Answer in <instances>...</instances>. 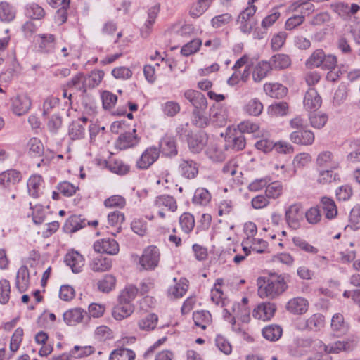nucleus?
<instances>
[{"mask_svg": "<svg viewBox=\"0 0 360 360\" xmlns=\"http://www.w3.org/2000/svg\"><path fill=\"white\" fill-rule=\"evenodd\" d=\"M258 285L257 294L261 298L274 299L283 292L287 288L281 275H272L267 279H259Z\"/></svg>", "mask_w": 360, "mask_h": 360, "instance_id": "1", "label": "nucleus"}, {"mask_svg": "<svg viewBox=\"0 0 360 360\" xmlns=\"http://www.w3.org/2000/svg\"><path fill=\"white\" fill-rule=\"evenodd\" d=\"M257 11L255 5H250L244 9L238 15L237 22L240 30L244 34H250L257 25L254 18Z\"/></svg>", "mask_w": 360, "mask_h": 360, "instance_id": "2", "label": "nucleus"}, {"mask_svg": "<svg viewBox=\"0 0 360 360\" xmlns=\"http://www.w3.org/2000/svg\"><path fill=\"white\" fill-rule=\"evenodd\" d=\"M159 261V249L156 246L150 245L144 249L139 258V264L144 270H154L158 266Z\"/></svg>", "mask_w": 360, "mask_h": 360, "instance_id": "3", "label": "nucleus"}, {"mask_svg": "<svg viewBox=\"0 0 360 360\" xmlns=\"http://www.w3.org/2000/svg\"><path fill=\"white\" fill-rule=\"evenodd\" d=\"M160 157V149L154 146L148 147L136 162L139 169H148Z\"/></svg>", "mask_w": 360, "mask_h": 360, "instance_id": "4", "label": "nucleus"}, {"mask_svg": "<svg viewBox=\"0 0 360 360\" xmlns=\"http://www.w3.org/2000/svg\"><path fill=\"white\" fill-rule=\"evenodd\" d=\"M11 109L12 112L18 115L22 116L30 110L32 101L27 94H18L11 99Z\"/></svg>", "mask_w": 360, "mask_h": 360, "instance_id": "5", "label": "nucleus"}, {"mask_svg": "<svg viewBox=\"0 0 360 360\" xmlns=\"http://www.w3.org/2000/svg\"><path fill=\"white\" fill-rule=\"evenodd\" d=\"M187 143L189 150L193 153H199L206 146L208 140L207 134L203 131L188 133Z\"/></svg>", "mask_w": 360, "mask_h": 360, "instance_id": "6", "label": "nucleus"}, {"mask_svg": "<svg viewBox=\"0 0 360 360\" xmlns=\"http://www.w3.org/2000/svg\"><path fill=\"white\" fill-rule=\"evenodd\" d=\"M285 217L290 228L292 229L300 228V221L303 218L302 205L300 203H295L289 206L285 210Z\"/></svg>", "mask_w": 360, "mask_h": 360, "instance_id": "7", "label": "nucleus"}, {"mask_svg": "<svg viewBox=\"0 0 360 360\" xmlns=\"http://www.w3.org/2000/svg\"><path fill=\"white\" fill-rule=\"evenodd\" d=\"M309 307L308 300L302 297H295L288 301L285 309L293 315H302L305 314Z\"/></svg>", "mask_w": 360, "mask_h": 360, "instance_id": "8", "label": "nucleus"}, {"mask_svg": "<svg viewBox=\"0 0 360 360\" xmlns=\"http://www.w3.org/2000/svg\"><path fill=\"white\" fill-rule=\"evenodd\" d=\"M136 129L131 132L122 133L115 142V147L119 150H127L134 148L139 143L140 138L136 134Z\"/></svg>", "mask_w": 360, "mask_h": 360, "instance_id": "9", "label": "nucleus"}, {"mask_svg": "<svg viewBox=\"0 0 360 360\" xmlns=\"http://www.w3.org/2000/svg\"><path fill=\"white\" fill-rule=\"evenodd\" d=\"M94 250L98 253L115 255L119 252V245L113 238H103L94 244Z\"/></svg>", "mask_w": 360, "mask_h": 360, "instance_id": "10", "label": "nucleus"}, {"mask_svg": "<svg viewBox=\"0 0 360 360\" xmlns=\"http://www.w3.org/2000/svg\"><path fill=\"white\" fill-rule=\"evenodd\" d=\"M184 95L185 98L193 107V110H207V101L205 96L201 92L193 89H188L184 92Z\"/></svg>", "mask_w": 360, "mask_h": 360, "instance_id": "11", "label": "nucleus"}, {"mask_svg": "<svg viewBox=\"0 0 360 360\" xmlns=\"http://www.w3.org/2000/svg\"><path fill=\"white\" fill-rule=\"evenodd\" d=\"M276 306L273 302H262L253 310L252 316L259 320H270L275 314Z\"/></svg>", "mask_w": 360, "mask_h": 360, "instance_id": "12", "label": "nucleus"}, {"mask_svg": "<svg viewBox=\"0 0 360 360\" xmlns=\"http://www.w3.org/2000/svg\"><path fill=\"white\" fill-rule=\"evenodd\" d=\"M290 139L295 144L311 146L314 141L315 136L311 130L304 129L292 131L290 134Z\"/></svg>", "mask_w": 360, "mask_h": 360, "instance_id": "13", "label": "nucleus"}, {"mask_svg": "<svg viewBox=\"0 0 360 360\" xmlns=\"http://www.w3.org/2000/svg\"><path fill=\"white\" fill-rule=\"evenodd\" d=\"M134 311L133 303H125L117 300V304L112 309V317L117 321H121L129 317Z\"/></svg>", "mask_w": 360, "mask_h": 360, "instance_id": "14", "label": "nucleus"}, {"mask_svg": "<svg viewBox=\"0 0 360 360\" xmlns=\"http://www.w3.org/2000/svg\"><path fill=\"white\" fill-rule=\"evenodd\" d=\"M22 179V174L16 169H8L0 174V186L10 188Z\"/></svg>", "mask_w": 360, "mask_h": 360, "instance_id": "15", "label": "nucleus"}, {"mask_svg": "<svg viewBox=\"0 0 360 360\" xmlns=\"http://www.w3.org/2000/svg\"><path fill=\"white\" fill-rule=\"evenodd\" d=\"M65 262L71 268L73 273H79L84 266V258L78 252L72 251L66 254Z\"/></svg>", "mask_w": 360, "mask_h": 360, "instance_id": "16", "label": "nucleus"}, {"mask_svg": "<svg viewBox=\"0 0 360 360\" xmlns=\"http://www.w3.org/2000/svg\"><path fill=\"white\" fill-rule=\"evenodd\" d=\"M94 352L95 349L91 346L75 345L68 353L63 354L60 358L61 360L83 358L94 354Z\"/></svg>", "mask_w": 360, "mask_h": 360, "instance_id": "17", "label": "nucleus"}, {"mask_svg": "<svg viewBox=\"0 0 360 360\" xmlns=\"http://www.w3.org/2000/svg\"><path fill=\"white\" fill-rule=\"evenodd\" d=\"M330 327L333 332L335 333L336 335L340 336L347 333L349 325L345 320L342 314L335 313L331 318Z\"/></svg>", "mask_w": 360, "mask_h": 360, "instance_id": "18", "label": "nucleus"}, {"mask_svg": "<svg viewBox=\"0 0 360 360\" xmlns=\"http://www.w3.org/2000/svg\"><path fill=\"white\" fill-rule=\"evenodd\" d=\"M154 205L158 209L165 208L172 212H176L178 208L176 200L168 194L158 195L154 200Z\"/></svg>", "mask_w": 360, "mask_h": 360, "instance_id": "19", "label": "nucleus"}, {"mask_svg": "<svg viewBox=\"0 0 360 360\" xmlns=\"http://www.w3.org/2000/svg\"><path fill=\"white\" fill-rule=\"evenodd\" d=\"M160 153L167 157H174L177 155L178 150L176 141L174 137L170 136H165L159 143Z\"/></svg>", "mask_w": 360, "mask_h": 360, "instance_id": "20", "label": "nucleus"}, {"mask_svg": "<svg viewBox=\"0 0 360 360\" xmlns=\"http://www.w3.org/2000/svg\"><path fill=\"white\" fill-rule=\"evenodd\" d=\"M210 121L217 127H224L228 120V111L225 107L214 106L210 109Z\"/></svg>", "mask_w": 360, "mask_h": 360, "instance_id": "21", "label": "nucleus"}, {"mask_svg": "<svg viewBox=\"0 0 360 360\" xmlns=\"http://www.w3.org/2000/svg\"><path fill=\"white\" fill-rule=\"evenodd\" d=\"M304 106L307 110H316L322 103V99L316 90L310 88L305 94Z\"/></svg>", "mask_w": 360, "mask_h": 360, "instance_id": "22", "label": "nucleus"}, {"mask_svg": "<svg viewBox=\"0 0 360 360\" xmlns=\"http://www.w3.org/2000/svg\"><path fill=\"white\" fill-rule=\"evenodd\" d=\"M179 171L184 178L192 179L197 176L198 167L197 163L192 160H181L179 165Z\"/></svg>", "mask_w": 360, "mask_h": 360, "instance_id": "23", "label": "nucleus"}, {"mask_svg": "<svg viewBox=\"0 0 360 360\" xmlns=\"http://www.w3.org/2000/svg\"><path fill=\"white\" fill-rule=\"evenodd\" d=\"M27 186L29 195L37 198L42 194L44 180L40 175H32L29 178Z\"/></svg>", "mask_w": 360, "mask_h": 360, "instance_id": "24", "label": "nucleus"}, {"mask_svg": "<svg viewBox=\"0 0 360 360\" xmlns=\"http://www.w3.org/2000/svg\"><path fill=\"white\" fill-rule=\"evenodd\" d=\"M316 164L320 167H328L329 169H338L339 162L335 160L332 152L324 150L321 152L316 158Z\"/></svg>", "mask_w": 360, "mask_h": 360, "instance_id": "25", "label": "nucleus"}, {"mask_svg": "<svg viewBox=\"0 0 360 360\" xmlns=\"http://www.w3.org/2000/svg\"><path fill=\"white\" fill-rule=\"evenodd\" d=\"M30 284V272L26 266H22L18 271L15 278V286L19 292H25Z\"/></svg>", "mask_w": 360, "mask_h": 360, "instance_id": "26", "label": "nucleus"}, {"mask_svg": "<svg viewBox=\"0 0 360 360\" xmlns=\"http://www.w3.org/2000/svg\"><path fill=\"white\" fill-rule=\"evenodd\" d=\"M158 322V315L154 313H150L138 320L137 326L141 331L150 332L156 328Z\"/></svg>", "mask_w": 360, "mask_h": 360, "instance_id": "27", "label": "nucleus"}, {"mask_svg": "<svg viewBox=\"0 0 360 360\" xmlns=\"http://www.w3.org/2000/svg\"><path fill=\"white\" fill-rule=\"evenodd\" d=\"M264 91L269 96L277 99L283 98L288 94V89L280 83H266Z\"/></svg>", "mask_w": 360, "mask_h": 360, "instance_id": "28", "label": "nucleus"}, {"mask_svg": "<svg viewBox=\"0 0 360 360\" xmlns=\"http://www.w3.org/2000/svg\"><path fill=\"white\" fill-rule=\"evenodd\" d=\"M214 0H196L189 8V15L193 18L202 15L210 7Z\"/></svg>", "mask_w": 360, "mask_h": 360, "instance_id": "29", "label": "nucleus"}, {"mask_svg": "<svg viewBox=\"0 0 360 360\" xmlns=\"http://www.w3.org/2000/svg\"><path fill=\"white\" fill-rule=\"evenodd\" d=\"M86 226V220L81 215H72L64 225V229L68 233H75Z\"/></svg>", "mask_w": 360, "mask_h": 360, "instance_id": "30", "label": "nucleus"}, {"mask_svg": "<svg viewBox=\"0 0 360 360\" xmlns=\"http://www.w3.org/2000/svg\"><path fill=\"white\" fill-rule=\"evenodd\" d=\"M86 312L81 308H74L63 314V320L68 325H75L82 322Z\"/></svg>", "mask_w": 360, "mask_h": 360, "instance_id": "31", "label": "nucleus"}, {"mask_svg": "<svg viewBox=\"0 0 360 360\" xmlns=\"http://www.w3.org/2000/svg\"><path fill=\"white\" fill-rule=\"evenodd\" d=\"M320 207L325 212V217L328 219H334L338 214V209L333 199L324 196L321 198Z\"/></svg>", "mask_w": 360, "mask_h": 360, "instance_id": "32", "label": "nucleus"}, {"mask_svg": "<svg viewBox=\"0 0 360 360\" xmlns=\"http://www.w3.org/2000/svg\"><path fill=\"white\" fill-rule=\"evenodd\" d=\"M112 259L103 256H98L94 258L90 264L91 269L95 272L109 271L112 268Z\"/></svg>", "mask_w": 360, "mask_h": 360, "instance_id": "33", "label": "nucleus"}, {"mask_svg": "<svg viewBox=\"0 0 360 360\" xmlns=\"http://www.w3.org/2000/svg\"><path fill=\"white\" fill-rule=\"evenodd\" d=\"M207 110H193L191 113V123L198 128H205L210 124V119L206 113Z\"/></svg>", "mask_w": 360, "mask_h": 360, "instance_id": "34", "label": "nucleus"}, {"mask_svg": "<svg viewBox=\"0 0 360 360\" xmlns=\"http://www.w3.org/2000/svg\"><path fill=\"white\" fill-rule=\"evenodd\" d=\"M272 69L270 62L263 60L258 63L252 72L253 80L255 82H261Z\"/></svg>", "mask_w": 360, "mask_h": 360, "instance_id": "35", "label": "nucleus"}, {"mask_svg": "<svg viewBox=\"0 0 360 360\" xmlns=\"http://www.w3.org/2000/svg\"><path fill=\"white\" fill-rule=\"evenodd\" d=\"M205 154L213 162H221L226 158L224 150L217 143L210 144L207 148Z\"/></svg>", "mask_w": 360, "mask_h": 360, "instance_id": "36", "label": "nucleus"}, {"mask_svg": "<svg viewBox=\"0 0 360 360\" xmlns=\"http://www.w3.org/2000/svg\"><path fill=\"white\" fill-rule=\"evenodd\" d=\"M335 169H321L319 172L316 182L319 184L326 185L338 180L339 174L334 172Z\"/></svg>", "mask_w": 360, "mask_h": 360, "instance_id": "37", "label": "nucleus"}, {"mask_svg": "<svg viewBox=\"0 0 360 360\" xmlns=\"http://www.w3.org/2000/svg\"><path fill=\"white\" fill-rule=\"evenodd\" d=\"M305 326L310 330L319 331L325 326V316L320 313L312 314L306 320Z\"/></svg>", "mask_w": 360, "mask_h": 360, "instance_id": "38", "label": "nucleus"}, {"mask_svg": "<svg viewBox=\"0 0 360 360\" xmlns=\"http://www.w3.org/2000/svg\"><path fill=\"white\" fill-rule=\"evenodd\" d=\"M116 278L112 274H105L97 283L98 289L103 292L108 293L116 287Z\"/></svg>", "mask_w": 360, "mask_h": 360, "instance_id": "39", "label": "nucleus"}, {"mask_svg": "<svg viewBox=\"0 0 360 360\" xmlns=\"http://www.w3.org/2000/svg\"><path fill=\"white\" fill-rule=\"evenodd\" d=\"M270 64L273 69L282 70L288 68L291 64L290 57L283 53L274 55L270 59Z\"/></svg>", "mask_w": 360, "mask_h": 360, "instance_id": "40", "label": "nucleus"}, {"mask_svg": "<svg viewBox=\"0 0 360 360\" xmlns=\"http://www.w3.org/2000/svg\"><path fill=\"white\" fill-rule=\"evenodd\" d=\"M107 167L112 172L119 174L124 175L129 172L130 167L124 161L120 159H113L108 162Z\"/></svg>", "mask_w": 360, "mask_h": 360, "instance_id": "41", "label": "nucleus"}, {"mask_svg": "<svg viewBox=\"0 0 360 360\" xmlns=\"http://www.w3.org/2000/svg\"><path fill=\"white\" fill-rule=\"evenodd\" d=\"M283 329L278 325L271 324L262 329L263 337L269 341H276L282 335Z\"/></svg>", "mask_w": 360, "mask_h": 360, "instance_id": "42", "label": "nucleus"}, {"mask_svg": "<svg viewBox=\"0 0 360 360\" xmlns=\"http://www.w3.org/2000/svg\"><path fill=\"white\" fill-rule=\"evenodd\" d=\"M188 281L186 278H181L179 283L169 289L168 293L169 296H172L173 298L182 297L188 290Z\"/></svg>", "mask_w": 360, "mask_h": 360, "instance_id": "43", "label": "nucleus"}, {"mask_svg": "<svg viewBox=\"0 0 360 360\" xmlns=\"http://www.w3.org/2000/svg\"><path fill=\"white\" fill-rule=\"evenodd\" d=\"M139 289L133 285H127L121 292L117 297V300H120L125 303H132V301L135 299Z\"/></svg>", "mask_w": 360, "mask_h": 360, "instance_id": "44", "label": "nucleus"}, {"mask_svg": "<svg viewBox=\"0 0 360 360\" xmlns=\"http://www.w3.org/2000/svg\"><path fill=\"white\" fill-rule=\"evenodd\" d=\"M263 110V105L257 98L249 101L243 107V111L251 116H258Z\"/></svg>", "mask_w": 360, "mask_h": 360, "instance_id": "45", "label": "nucleus"}, {"mask_svg": "<svg viewBox=\"0 0 360 360\" xmlns=\"http://www.w3.org/2000/svg\"><path fill=\"white\" fill-rule=\"evenodd\" d=\"M211 200V194L204 188H198L195 190L192 201L195 205H207Z\"/></svg>", "mask_w": 360, "mask_h": 360, "instance_id": "46", "label": "nucleus"}, {"mask_svg": "<svg viewBox=\"0 0 360 360\" xmlns=\"http://www.w3.org/2000/svg\"><path fill=\"white\" fill-rule=\"evenodd\" d=\"M15 17L14 8L8 2L0 3V20L3 22H11Z\"/></svg>", "mask_w": 360, "mask_h": 360, "instance_id": "47", "label": "nucleus"}, {"mask_svg": "<svg viewBox=\"0 0 360 360\" xmlns=\"http://www.w3.org/2000/svg\"><path fill=\"white\" fill-rule=\"evenodd\" d=\"M193 319L196 326L205 329L211 321V314L207 311H198L193 313Z\"/></svg>", "mask_w": 360, "mask_h": 360, "instance_id": "48", "label": "nucleus"}, {"mask_svg": "<svg viewBox=\"0 0 360 360\" xmlns=\"http://www.w3.org/2000/svg\"><path fill=\"white\" fill-rule=\"evenodd\" d=\"M135 353L127 348H119L111 352L109 360H134Z\"/></svg>", "mask_w": 360, "mask_h": 360, "instance_id": "49", "label": "nucleus"}, {"mask_svg": "<svg viewBox=\"0 0 360 360\" xmlns=\"http://www.w3.org/2000/svg\"><path fill=\"white\" fill-rule=\"evenodd\" d=\"M283 191V184L280 181L269 183L266 187L265 193L268 198L276 199Z\"/></svg>", "mask_w": 360, "mask_h": 360, "instance_id": "50", "label": "nucleus"}, {"mask_svg": "<svg viewBox=\"0 0 360 360\" xmlns=\"http://www.w3.org/2000/svg\"><path fill=\"white\" fill-rule=\"evenodd\" d=\"M325 53L323 49L315 50L306 61V65L309 68L321 67L323 63Z\"/></svg>", "mask_w": 360, "mask_h": 360, "instance_id": "51", "label": "nucleus"}, {"mask_svg": "<svg viewBox=\"0 0 360 360\" xmlns=\"http://www.w3.org/2000/svg\"><path fill=\"white\" fill-rule=\"evenodd\" d=\"M39 47L46 53L52 52L55 49V37L51 34H39Z\"/></svg>", "mask_w": 360, "mask_h": 360, "instance_id": "52", "label": "nucleus"}, {"mask_svg": "<svg viewBox=\"0 0 360 360\" xmlns=\"http://www.w3.org/2000/svg\"><path fill=\"white\" fill-rule=\"evenodd\" d=\"M179 224L183 231L189 233L195 226L193 215L188 212L183 213L179 217Z\"/></svg>", "mask_w": 360, "mask_h": 360, "instance_id": "53", "label": "nucleus"}, {"mask_svg": "<svg viewBox=\"0 0 360 360\" xmlns=\"http://www.w3.org/2000/svg\"><path fill=\"white\" fill-rule=\"evenodd\" d=\"M30 206L32 210L33 222L37 225L42 224L46 219V210L44 207L40 204L32 206L31 202Z\"/></svg>", "mask_w": 360, "mask_h": 360, "instance_id": "54", "label": "nucleus"}, {"mask_svg": "<svg viewBox=\"0 0 360 360\" xmlns=\"http://www.w3.org/2000/svg\"><path fill=\"white\" fill-rule=\"evenodd\" d=\"M27 147L32 156L40 157L44 153V145L38 138L30 139L27 143Z\"/></svg>", "mask_w": 360, "mask_h": 360, "instance_id": "55", "label": "nucleus"}, {"mask_svg": "<svg viewBox=\"0 0 360 360\" xmlns=\"http://www.w3.org/2000/svg\"><path fill=\"white\" fill-rule=\"evenodd\" d=\"M68 136L71 140H80L85 136V128L79 122H72L69 126Z\"/></svg>", "mask_w": 360, "mask_h": 360, "instance_id": "56", "label": "nucleus"}, {"mask_svg": "<svg viewBox=\"0 0 360 360\" xmlns=\"http://www.w3.org/2000/svg\"><path fill=\"white\" fill-rule=\"evenodd\" d=\"M232 20V15L229 13H226L212 18L210 23L213 28L218 29L229 24Z\"/></svg>", "mask_w": 360, "mask_h": 360, "instance_id": "57", "label": "nucleus"}, {"mask_svg": "<svg viewBox=\"0 0 360 360\" xmlns=\"http://www.w3.org/2000/svg\"><path fill=\"white\" fill-rule=\"evenodd\" d=\"M202 44L200 39H195L186 44L181 49V53L184 56H188L196 53Z\"/></svg>", "mask_w": 360, "mask_h": 360, "instance_id": "58", "label": "nucleus"}, {"mask_svg": "<svg viewBox=\"0 0 360 360\" xmlns=\"http://www.w3.org/2000/svg\"><path fill=\"white\" fill-rule=\"evenodd\" d=\"M161 109L164 115L168 117H174L179 112L181 107L177 102L171 101L162 104Z\"/></svg>", "mask_w": 360, "mask_h": 360, "instance_id": "59", "label": "nucleus"}, {"mask_svg": "<svg viewBox=\"0 0 360 360\" xmlns=\"http://www.w3.org/2000/svg\"><path fill=\"white\" fill-rule=\"evenodd\" d=\"M292 243L296 247L307 253L316 254L318 252V249L316 247L310 245L301 237H294L292 238Z\"/></svg>", "mask_w": 360, "mask_h": 360, "instance_id": "60", "label": "nucleus"}, {"mask_svg": "<svg viewBox=\"0 0 360 360\" xmlns=\"http://www.w3.org/2000/svg\"><path fill=\"white\" fill-rule=\"evenodd\" d=\"M288 105L286 102H278L269 107V113L274 116H283L288 112Z\"/></svg>", "mask_w": 360, "mask_h": 360, "instance_id": "61", "label": "nucleus"}, {"mask_svg": "<svg viewBox=\"0 0 360 360\" xmlns=\"http://www.w3.org/2000/svg\"><path fill=\"white\" fill-rule=\"evenodd\" d=\"M57 189L64 196L71 197L76 193L79 188L68 181H63L58 184Z\"/></svg>", "mask_w": 360, "mask_h": 360, "instance_id": "62", "label": "nucleus"}, {"mask_svg": "<svg viewBox=\"0 0 360 360\" xmlns=\"http://www.w3.org/2000/svg\"><path fill=\"white\" fill-rule=\"evenodd\" d=\"M11 285L6 279L0 280V303L6 304L10 299Z\"/></svg>", "mask_w": 360, "mask_h": 360, "instance_id": "63", "label": "nucleus"}, {"mask_svg": "<svg viewBox=\"0 0 360 360\" xmlns=\"http://www.w3.org/2000/svg\"><path fill=\"white\" fill-rule=\"evenodd\" d=\"M27 14L33 19L39 20L44 17L45 11L39 5L32 3L27 7Z\"/></svg>", "mask_w": 360, "mask_h": 360, "instance_id": "64", "label": "nucleus"}]
</instances>
